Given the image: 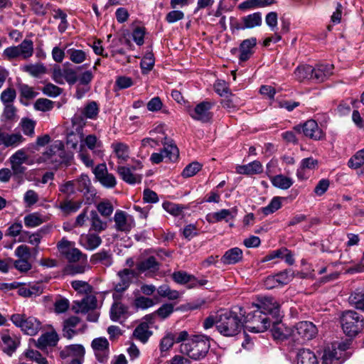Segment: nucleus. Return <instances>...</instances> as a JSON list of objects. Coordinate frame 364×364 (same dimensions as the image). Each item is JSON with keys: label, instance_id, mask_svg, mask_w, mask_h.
Wrapping results in <instances>:
<instances>
[{"label": "nucleus", "instance_id": "nucleus-1", "mask_svg": "<svg viewBox=\"0 0 364 364\" xmlns=\"http://www.w3.org/2000/svg\"><path fill=\"white\" fill-rule=\"evenodd\" d=\"M257 309L251 313L245 316L242 313L243 309L240 307V314L244 316L243 322L252 323V326H247L250 332L259 333L266 331L272 323L279 320V306L272 298H264L259 304H252Z\"/></svg>", "mask_w": 364, "mask_h": 364}, {"label": "nucleus", "instance_id": "nucleus-2", "mask_svg": "<svg viewBox=\"0 0 364 364\" xmlns=\"http://www.w3.org/2000/svg\"><path fill=\"white\" fill-rule=\"evenodd\" d=\"M210 347L209 338L203 335H196L183 342L179 346V352L189 359L200 360L208 354Z\"/></svg>", "mask_w": 364, "mask_h": 364}, {"label": "nucleus", "instance_id": "nucleus-3", "mask_svg": "<svg viewBox=\"0 0 364 364\" xmlns=\"http://www.w3.org/2000/svg\"><path fill=\"white\" fill-rule=\"evenodd\" d=\"M243 326V322L237 314L233 311L220 310L218 311V331L227 337L239 334Z\"/></svg>", "mask_w": 364, "mask_h": 364}, {"label": "nucleus", "instance_id": "nucleus-4", "mask_svg": "<svg viewBox=\"0 0 364 364\" xmlns=\"http://www.w3.org/2000/svg\"><path fill=\"white\" fill-rule=\"evenodd\" d=\"M340 323L343 333L350 338L355 337L364 328V318L353 310L343 311L340 316Z\"/></svg>", "mask_w": 364, "mask_h": 364}, {"label": "nucleus", "instance_id": "nucleus-5", "mask_svg": "<svg viewBox=\"0 0 364 364\" xmlns=\"http://www.w3.org/2000/svg\"><path fill=\"white\" fill-rule=\"evenodd\" d=\"M33 42L26 38L18 46L6 48L3 55L9 60L16 58L27 60L33 55Z\"/></svg>", "mask_w": 364, "mask_h": 364}, {"label": "nucleus", "instance_id": "nucleus-6", "mask_svg": "<svg viewBox=\"0 0 364 364\" xmlns=\"http://www.w3.org/2000/svg\"><path fill=\"white\" fill-rule=\"evenodd\" d=\"M11 321L22 331L29 336H34L41 329V323L34 317H26L25 314H13Z\"/></svg>", "mask_w": 364, "mask_h": 364}, {"label": "nucleus", "instance_id": "nucleus-7", "mask_svg": "<svg viewBox=\"0 0 364 364\" xmlns=\"http://www.w3.org/2000/svg\"><path fill=\"white\" fill-rule=\"evenodd\" d=\"M161 142L164 145V149L161 153H153L150 157L151 161L158 164L163 161L164 157L170 161H176L179 156V150L173 141L165 136Z\"/></svg>", "mask_w": 364, "mask_h": 364}, {"label": "nucleus", "instance_id": "nucleus-8", "mask_svg": "<svg viewBox=\"0 0 364 364\" xmlns=\"http://www.w3.org/2000/svg\"><path fill=\"white\" fill-rule=\"evenodd\" d=\"M318 333L316 326L311 321H304L297 323L293 330L291 336L294 339L299 341H309Z\"/></svg>", "mask_w": 364, "mask_h": 364}, {"label": "nucleus", "instance_id": "nucleus-9", "mask_svg": "<svg viewBox=\"0 0 364 364\" xmlns=\"http://www.w3.org/2000/svg\"><path fill=\"white\" fill-rule=\"evenodd\" d=\"M294 129L299 133L302 132L305 136L313 140H322L325 137V133L314 119H309L302 124H298L294 127Z\"/></svg>", "mask_w": 364, "mask_h": 364}, {"label": "nucleus", "instance_id": "nucleus-10", "mask_svg": "<svg viewBox=\"0 0 364 364\" xmlns=\"http://www.w3.org/2000/svg\"><path fill=\"white\" fill-rule=\"evenodd\" d=\"M214 103L210 101H203L198 103L194 109L189 110V114L192 119L200 121L202 123L211 122L213 114L210 111Z\"/></svg>", "mask_w": 364, "mask_h": 364}, {"label": "nucleus", "instance_id": "nucleus-11", "mask_svg": "<svg viewBox=\"0 0 364 364\" xmlns=\"http://www.w3.org/2000/svg\"><path fill=\"white\" fill-rule=\"evenodd\" d=\"M72 242L63 238L58 242L57 247L60 252L69 262H76L82 258L83 260L87 259V255H83L82 252L75 247H71Z\"/></svg>", "mask_w": 364, "mask_h": 364}, {"label": "nucleus", "instance_id": "nucleus-12", "mask_svg": "<svg viewBox=\"0 0 364 364\" xmlns=\"http://www.w3.org/2000/svg\"><path fill=\"white\" fill-rule=\"evenodd\" d=\"M189 337L186 331H168L160 341V350L161 352L170 350L174 343H179L186 341Z\"/></svg>", "mask_w": 364, "mask_h": 364}, {"label": "nucleus", "instance_id": "nucleus-13", "mask_svg": "<svg viewBox=\"0 0 364 364\" xmlns=\"http://www.w3.org/2000/svg\"><path fill=\"white\" fill-rule=\"evenodd\" d=\"M93 173L100 184L107 188H113L117 185L115 176L108 172L105 163L100 164L93 169Z\"/></svg>", "mask_w": 364, "mask_h": 364}, {"label": "nucleus", "instance_id": "nucleus-14", "mask_svg": "<svg viewBox=\"0 0 364 364\" xmlns=\"http://www.w3.org/2000/svg\"><path fill=\"white\" fill-rule=\"evenodd\" d=\"M114 221L115 229L119 232H129L135 226L133 218L120 210L116 211Z\"/></svg>", "mask_w": 364, "mask_h": 364}, {"label": "nucleus", "instance_id": "nucleus-15", "mask_svg": "<svg viewBox=\"0 0 364 364\" xmlns=\"http://www.w3.org/2000/svg\"><path fill=\"white\" fill-rule=\"evenodd\" d=\"M91 346L97 360L100 363H106L109 354V343L107 339L104 337L95 338L92 341Z\"/></svg>", "mask_w": 364, "mask_h": 364}, {"label": "nucleus", "instance_id": "nucleus-16", "mask_svg": "<svg viewBox=\"0 0 364 364\" xmlns=\"http://www.w3.org/2000/svg\"><path fill=\"white\" fill-rule=\"evenodd\" d=\"M119 282L114 283V289L117 293H123L132 284V277L134 276V271L130 269H124L117 272Z\"/></svg>", "mask_w": 364, "mask_h": 364}, {"label": "nucleus", "instance_id": "nucleus-17", "mask_svg": "<svg viewBox=\"0 0 364 364\" xmlns=\"http://www.w3.org/2000/svg\"><path fill=\"white\" fill-rule=\"evenodd\" d=\"M97 299L95 296L88 295L81 301H74L73 310L76 313L87 314L90 310H95L97 307Z\"/></svg>", "mask_w": 364, "mask_h": 364}, {"label": "nucleus", "instance_id": "nucleus-18", "mask_svg": "<svg viewBox=\"0 0 364 364\" xmlns=\"http://www.w3.org/2000/svg\"><path fill=\"white\" fill-rule=\"evenodd\" d=\"M134 170H136L134 166L130 168L125 166H118L116 171L124 182L134 185L135 183H140L142 179L141 175L133 173Z\"/></svg>", "mask_w": 364, "mask_h": 364}, {"label": "nucleus", "instance_id": "nucleus-19", "mask_svg": "<svg viewBox=\"0 0 364 364\" xmlns=\"http://www.w3.org/2000/svg\"><path fill=\"white\" fill-rule=\"evenodd\" d=\"M80 318L77 316H70L65 319L63 323V335L68 339H71L73 337L79 333L84 331V328L80 330H76V326L80 323Z\"/></svg>", "mask_w": 364, "mask_h": 364}, {"label": "nucleus", "instance_id": "nucleus-20", "mask_svg": "<svg viewBox=\"0 0 364 364\" xmlns=\"http://www.w3.org/2000/svg\"><path fill=\"white\" fill-rule=\"evenodd\" d=\"M257 45V38L252 37L242 41L239 46L240 62H245L250 58L254 53V48Z\"/></svg>", "mask_w": 364, "mask_h": 364}, {"label": "nucleus", "instance_id": "nucleus-21", "mask_svg": "<svg viewBox=\"0 0 364 364\" xmlns=\"http://www.w3.org/2000/svg\"><path fill=\"white\" fill-rule=\"evenodd\" d=\"M113 298L116 300L110 309V318L112 321H119L121 318L124 317L128 314V307L123 304L122 302L118 301L120 296L113 294Z\"/></svg>", "mask_w": 364, "mask_h": 364}, {"label": "nucleus", "instance_id": "nucleus-22", "mask_svg": "<svg viewBox=\"0 0 364 364\" xmlns=\"http://www.w3.org/2000/svg\"><path fill=\"white\" fill-rule=\"evenodd\" d=\"M1 339L2 341L1 348L6 354L11 356L20 345V338L15 336H11L9 334H4L1 336Z\"/></svg>", "mask_w": 364, "mask_h": 364}, {"label": "nucleus", "instance_id": "nucleus-23", "mask_svg": "<svg viewBox=\"0 0 364 364\" xmlns=\"http://www.w3.org/2000/svg\"><path fill=\"white\" fill-rule=\"evenodd\" d=\"M58 339V336L55 331L46 332L38 338L36 346L41 350H43L48 346H55Z\"/></svg>", "mask_w": 364, "mask_h": 364}, {"label": "nucleus", "instance_id": "nucleus-24", "mask_svg": "<svg viewBox=\"0 0 364 364\" xmlns=\"http://www.w3.org/2000/svg\"><path fill=\"white\" fill-rule=\"evenodd\" d=\"M24 138L20 133L8 134L0 130V146L6 147L16 146L24 141Z\"/></svg>", "mask_w": 364, "mask_h": 364}, {"label": "nucleus", "instance_id": "nucleus-25", "mask_svg": "<svg viewBox=\"0 0 364 364\" xmlns=\"http://www.w3.org/2000/svg\"><path fill=\"white\" fill-rule=\"evenodd\" d=\"M274 319H272L273 324L271 329L272 336L275 340L284 341L291 335V330L288 329L281 323V315L279 314V320L277 322H274Z\"/></svg>", "mask_w": 364, "mask_h": 364}, {"label": "nucleus", "instance_id": "nucleus-26", "mask_svg": "<svg viewBox=\"0 0 364 364\" xmlns=\"http://www.w3.org/2000/svg\"><path fill=\"white\" fill-rule=\"evenodd\" d=\"M263 171V166L260 161H254L246 165H240L236 167V172L239 174L252 176L261 173Z\"/></svg>", "mask_w": 364, "mask_h": 364}, {"label": "nucleus", "instance_id": "nucleus-27", "mask_svg": "<svg viewBox=\"0 0 364 364\" xmlns=\"http://www.w3.org/2000/svg\"><path fill=\"white\" fill-rule=\"evenodd\" d=\"M233 213H236L235 209H222L218 212L208 214L206 215V220L209 223H215L222 220L228 222L229 219L234 218Z\"/></svg>", "mask_w": 364, "mask_h": 364}, {"label": "nucleus", "instance_id": "nucleus-28", "mask_svg": "<svg viewBox=\"0 0 364 364\" xmlns=\"http://www.w3.org/2000/svg\"><path fill=\"white\" fill-rule=\"evenodd\" d=\"M85 353V348L82 345L73 344L66 346L60 351V354L62 358L74 357L73 358L83 359Z\"/></svg>", "mask_w": 364, "mask_h": 364}, {"label": "nucleus", "instance_id": "nucleus-29", "mask_svg": "<svg viewBox=\"0 0 364 364\" xmlns=\"http://www.w3.org/2000/svg\"><path fill=\"white\" fill-rule=\"evenodd\" d=\"M242 250L238 247H233L227 250L221 257V262L225 264H235L242 259Z\"/></svg>", "mask_w": 364, "mask_h": 364}, {"label": "nucleus", "instance_id": "nucleus-30", "mask_svg": "<svg viewBox=\"0 0 364 364\" xmlns=\"http://www.w3.org/2000/svg\"><path fill=\"white\" fill-rule=\"evenodd\" d=\"M152 334L153 332L149 330V326L147 325V322H141L134 329L133 337L142 343H146Z\"/></svg>", "mask_w": 364, "mask_h": 364}, {"label": "nucleus", "instance_id": "nucleus-31", "mask_svg": "<svg viewBox=\"0 0 364 364\" xmlns=\"http://www.w3.org/2000/svg\"><path fill=\"white\" fill-rule=\"evenodd\" d=\"M112 262V254L110 250H102L90 257V262L93 264L101 263L106 267H109Z\"/></svg>", "mask_w": 364, "mask_h": 364}, {"label": "nucleus", "instance_id": "nucleus-32", "mask_svg": "<svg viewBox=\"0 0 364 364\" xmlns=\"http://www.w3.org/2000/svg\"><path fill=\"white\" fill-rule=\"evenodd\" d=\"M296 364H318V360L314 352L302 348L296 354Z\"/></svg>", "mask_w": 364, "mask_h": 364}, {"label": "nucleus", "instance_id": "nucleus-33", "mask_svg": "<svg viewBox=\"0 0 364 364\" xmlns=\"http://www.w3.org/2000/svg\"><path fill=\"white\" fill-rule=\"evenodd\" d=\"M136 268L141 272L146 271L155 272L159 269L160 264L157 262L155 257L150 256L148 258L138 262L136 264Z\"/></svg>", "mask_w": 364, "mask_h": 364}, {"label": "nucleus", "instance_id": "nucleus-34", "mask_svg": "<svg viewBox=\"0 0 364 364\" xmlns=\"http://www.w3.org/2000/svg\"><path fill=\"white\" fill-rule=\"evenodd\" d=\"M58 146L57 156L59 157V159H53L55 166H58L62 164H65L67 166L70 165L73 159V154L65 151L62 141H58Z\"/></svg>", "mask_w": 364, "mask_h": 364}, {"label": "nucleus", "instance_id": "nucleus-35", "mask_svg": "<svg viewBox=\"0 0 364 364\" xmlns=\"http://www.w3.org/2000/svg\"><path fill=\"white\" fill-rule=\"evenodd\" d=\"M112 148L119 160V163H123L128 160L129 148V146L122 142H116L112 144Z\"/></svg>", "mask_w": 364, "mask_h": 364}, {"label": "nucleus", "instance_id": "nucleus-36", "mask_svg": "<svg viewBox=\"0 0 364 364\" xmlns=\"http://www.w3.org/2000/svg\"><path fill=\"white\" fill-rule=\"evenodd\" d=\"M348 301L355 309L364 311V289H355L350 295Z\"/></svg>", "mask_w": 364, "mask_h": 364}, {"label": "nucleus", "instance_id": "nucleus-37", "mask_svg": "<svg viewBox=\"0 0 364 364\" xmlns=\"http://www.w3.org/2000/svg\"><path fill=\"white\" fill-rule=\"evenodd\" d=\"M242 19L246 29H252L260 26L262 23V14L260 12H255L242 16Z\"/></svg>", "mask_w": 364, "mask_h": 364}, {"label": "nucleus", "instance_id": "nucleus-38", "mask_svg": "<svg viewBox=\"0 0 364 364\" xmlns=\"http://www.w3.org/2000/svg\"><path fill=\"white\" fill-rule=\"evenodd\" d=\"M275 0H247L242 2L238 8L241 10L265 7L275 4Z\"/></svg>", "mask_w": 364, "mask_h": 364}, {"label": "nucleus", "instance_id": "nucleus-39", "mask_svg": "<svg viewBox=\"0 0 364 364\" xmlns=\"http://www.w3.org/2000/svg\"><path fill=\"white\" fill-rule=\"evenodd\" d=\"M82 202L73 201L68 198L60 203L59 208L65 215H70L77 212L81 207Z\"/></svg>", "mask_w": 364, "mask_h": 364}, {"label": "nucleus", "instance_id": "nucleus-40", "mask_svg": "<svg viewBox=\"0 0 364 364\" xmlns=\"http://www.w3.org/2000/svg\"><path fill=\"white\" fill-rule=\"evenodd\" d=\"M22 70L35 77H38L47 73V68L42 63L26 65Z\"/></svg>", "mask_w": 364, "mask_h": 364}, {"label": "nucleus", "instance_id": "nucleus-41", "mask_svg": "<svg viewBox=\"0 0 364 364\" xmlns=\"http://www.w3.org/2000/svg\"><path fill=\"white\" fill-rule=\"evenodd\" d=\"M271 182L274 187L282 190L288 189L293 184V181L291 178L285 176L282 174L272 176L271 178Z\"/></svg>", "mask_w": 364, "mask_h": 364}, {"label": "nucleus", "instance_id": "nucleus-42", "mask_svg": "<svg viewBox=\"0 0 364 364\" xmlns=\"http://www.w3.org/2000/svg\"><path fill=\"white\" fill-rule=\"evenodd\" d=\"M322 364H341L340 356L336 348L331 349L329 347L324 350Z\"/></svg>", "mask_w": 364, "mask_h": 364}, {"label": "nucleus", "instance_id": "nucleus-43", "mask_svg": "<svg viewBox=\"0 0 364 364\" xmlns=\"http://www.w3.org/2000/svg\"><path fill=\"white\" fill-rule=\"evenodd\" d=\"M91 229L95 232H100L107 227L106 221H102L95 210L90 212Z\"/></svg>", "mask_w": 364, "mask_h": 364}, {"label": "nucleus", "instance_id": "nucleus-44", "mask_svg": "<svg viewBox=\"0 0 364 364\" xmlns=\"http://www.w3.org/2000/svg\"><path fill=\"white\" fill-rule=\"evenodd\" d=\"M314 68L309 65L298 66L294 71L296 78L301 82L306 79L311 80Z\"/></svg>", "mask_w": 364, "mask_h": 364}, {"label": "nucleus", "instance_id": "nucleus-45", "mask_svg": "<svg viewBox=\"0 0 364 364\" xmlns=\"http://www.w3.org/2000/svg\"><path fill=\"white\" fill-rule=\"evenodd\" d=\"M85 241L84 247L88 250H93L102 243V239L95 234H88L82 239Z\"/></svg>", "mask_w": 364, "mask_h": 364}, {"label": "nucleus", "instance_id": "nucleus-46", "mask_svg": "<svg viewBox=\"0 0 364 364\" xmlns=\"http://www.w3.org/2000/svg\"><path fill=\"white\" fill-rule=\"evenodd\" d=\"M85 144L87 147L92 150L95 154H99L100 152V149L102 146V142L97 138V136L94 134L87 135L85 140Z\"/></svg>", "mask_w": 364, "mask_h": 364}, {"label": "nucleus", "instance_id": "nucleus-47", "mask_svg": "<svg viewBox=\"0 0 364 364\" xmlns=\"http://www.w3.org/2000/svg\"><path fill=\"white\" fill-rule=\"evenodd\" d=\"M77 190L84 194H88L92 192V183L88 176L82 174L77 180Z\"/></svg>", "mask_w": 364, "mask_h": 364}, {"label": "nucleus", "instance_id": "nucleus-48", "mask_svg": "<svg viewBox=\"0 0 364 364\" xmlns=\"http://www.w3.org/2000/svg\"><path fill=\"white\" fill-rule=\"evenodd\" d=\"M159 295L161 297L168 298L169 300H175L179 297V292L171 289L168 285L163 284L157 289Z\"/></svg>", "mask_w": 364, "mask_h": 364}, {"label": "nucleus", "instance_id": "nucleus-49", "mask_svg": "<svg viewBox=\"0 0 364 364\" xmlns=\"http://www.w3.org/2000/svg\"><path fill=\"white\" fill-rule=\"evenodd\" d=\"M222 105L228 111H233L237 109L241 105V100L235 95H230L222 102Z\"/></svg>", "mask_w": 364, "mask_h": 364}, {"label": "nucleus", "instance_id": "nucleus-50", "mask_svg": "<svg viewBox=\"0 0 364 364\" xmlns=\"http://www.w3.org/2000/svg\"><path fill=\"white\" fill-rule=\"evenodd\" d=\"M364 164V149L357 151L348 161V165L351 168H358Z\"/></svg>", "mask_w": 364, "mask_h": 364}, {"label": "nucleus", "instance_id": "nucleus-51", "mask_svg": "<svg viewBox=\"0 0 364 364\" xmlns=\"http://www.w3.org/2000/svg\"><path fill=\"white\" fill-rule=\"evenodd\" d=\"M202 168V164L198 161H193L188 164L181 173V176L185 178H190L195 176Z\"/></svg>", "mask_w": 364, "mask_h": 364}, {"label": "nucleus", "instance_id": "nucleus-52", "mask_svg": "<svg viewBox=\"0 0 364 364\" xmlns=\"http://www.w3.org/2000/svg\"><path fill=\"white\" fill-rule=\"evenodd\" d=\"M21 126L25 135L31 137L34 136L36 127V122L34 120L29 118H23L21 121Z\"/></svg>", "mask_w": 364, "mask_h": 364}, {"label": "nucleus", "instance_id": "nucleus-53", "mask_svg": "<svg viewBox=\"0 0 364 364\" xmlns=\"http://www.w3.org/2000/svg\"><path fill=\"white\" fill-rule=\"evenodd\" d=\"M171 277L175 282L180 284H184L188 282L191 283L193 279H195L193 275L189 274L183 271L174 272Z\"/></svg>", "mask_w": 364, "mask_h": 364}, {"label": "nucleus", "instance_id": "nucleus-54", "mask_svg": "<svg viewBox=\"0 0 364 364\" xmlns=\"http://www.w3.org/2000/svg\"><path fill=\"white\" fill-rule=\"evenodd\" d=\"M43 223L41 216L37 213H30L24 217V223L27 228H35Z\"/></svg>", "mask_w": 364, "mask_h": 364}, {"label": "nucleus", "instance_id": "nucleus-55", "mask_svg": "<svg viewBox=\"0 0 364 364\" xmlns=\"http://www.w3.org/2000/svg\"><path fill=\"white\" fill-rule=\"evenodd\" d=\"M70 60L76 64L82 63L86 59V53L82 50L70 48L67 50Z\"/></svg>", "mask_w": 364, "mask_h": 364}, {"label": "nucleus", "instance_id": "nucleus-56", "mask_svg": "<svg viewBox=\"0 0 364 364\" xmlns=\"http://www.w3.org/2000/svg\"><path fill=\"white\" fill-rule=\"evenodd\" d=\"M282 206L281 198L274 197L270 203L265 207L262 208V212L265 215H268L279 210Z\"/></svg>", "mask_w": 364, "mask_h": 364}, {"label": "nucleus", "instance_id": "nucleus-57", "mask_svg": "<svg viewBox=\"0 0 364 364\" xmlns=\"http://www.w3.org/2000/svg\"><path fill=\"white\" fill-rule=\"evenodd\" d=\"M58 142V141H55V144H52L48 150L43 153V156L38 159L39 163L41 161H49L54 164L53 158L57 156Z\"/></svg>", "mask_w": 364, "mask_h": 364}, {"label": "nucleus", "instance_id": "nucleus-58", "mask_svg": "<svg viewBox=\"0 0 364 364\" xmlns=\"http://www.w3.org/2000/svg\"><path fill=\"white\" fill-rule=\"evenodd\" d=\"M28 4L33 12L40 16L46 15L47 12L46 6L38 0H27Z\"/></svg>", "mask_w": 364, "mask_h": 364}, {"label": "nucleus", "instance_id": "nucleus-59", "mask_svg": "<svg viewBox=\"0 0 364 364\" xmlns=\"http://www.w3.org/2000/svg\"><path fill=\"white\" fill-rule=\"evenodd\" d=\"M53 107L54 102L46 98H39L34 103L35 109L42 112L50 111Z\"/></svg>", "mask_w": 364, "mask_h": 364}, {"label": "nucleus", "instance_id": "nucleus-60", "mask_svg": "<svg viewBox=\"0 0 364 364\" xmlns=\"http://www.w3.org/2000/svg\"><path fill=\"white\" fill-rule=\"evenodd\" d=\"M99 108L97 102H89L84 108L82 114L88 119H95L98 114Z\"/></svg>", "mask_w": 364, "mask_h": 364}, {"label": "nucleus", "instance_id": "nucleus-61", "mask_svg": "<svg viewBox=\"0 0 364 364\" xmlns=\"http://www.w3.org/2000/svg\"><path fill=\"white\" fill-rule=\"evenodd\" d=\"M154 65V58L151 53L146 54L140 63V66L143 73H146L152 70Z\"/></svg>", "mask_w": 364, "mask_h": 364}, {"label": "nucleus", "instance_id": "nucleus-62", "mask_svg": "<svg viewBox=\"0 0 364 364\" xmlns=\"http://www.w3.org/2000/svg\"><path fill=\"white\" fill-rule=\"evenodd\" d=\"M25 355L27 358L35 361L38 364H48L46 358L38 350H27L25 352Z\"/></svg>", "mask_w": 364, "mask_h": 364}, {"label": "nucleus", "instance_id": "nucleus-63", "mask_svg": "<svg viewBox=\"0 0 364 364\" xmlns=\"http://www.w3.org/2000/svg\"><path fill=\"white\" fill-rule=\"evenodd\" d=\"M42 92L44 95L48 97H56L63 92V89L57 85L48 82L43 87Z\"/></svg>", "mask_w": 364, "mask_h": 364}, {"label": "nucleus", "instance_id": "nucleus-64", "mask_svg": "<svg viewBox=\"0 0 364 364\" xmlns=\"http://www.w3.org/2000/svg\"><path fill=\"white\" fill-rule=\"evenodd\" d=\"M18 87L21 97L26 98V100L33 99L38 95V92H36L33 87L26 84H19Z\"/></svg>", "mask_w": 364, "mask_h": 364}]
</instances>
